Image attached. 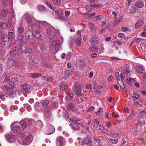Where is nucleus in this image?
I'll return each instance as SVG.
<instances>
[{"label": "nucleus", "mask_w": 146, "mask_h": 146, "mask_svg": "<svg viewBox=\"0 0 146 146\" xmlns=\"http://www.w3.org/2000/svg\"><path fill=\"white\" fill-rule=\"evenodd\" d=\"M23 18L26 20L29 27H33L35 20L32 15L27 12L25 15L23 16Z\"/></svg>", "instance_id": "obj_1"}, {"label": "nucleus", "mask_w": 146, "mask_h": 146, "mask_svg": "<svg viewBox=\"0 0 146 146\" xmlns=\"http://www.w3.org/2000/svg\"><path fill=\"white\" fill-rule=\"evenodd\" d=\"M51 110V108L47 106V107L44 109L43 111L44 113V114L45 119H48L51 118L52 117Z\"/></svg>", "instance_id": "obj_2"}, {"label": "nucleus", "mask_w": 146, "mask_h": 146, "mask_svg": "<svg viewBox=\"0 0 146 146\" xmlns=\"http://www.w3.org/2000/svg\"><path fill=\"white\" fill-rule=\"evenodd\" d=\"M31 88V85L29 84H23L21 86V90L20 92V93L23 94L27 93L29 92Z\"/></svg>", "instance_id": "obj_3"}, {"label": "nucleus", "mask_w": 146, "mask_h": 146, "mask_svg": "<svg viewBox=\"0 0 146 146\" xmlns=\"http://www.w3.org/2000/svg\"><path fill=\"white\" fill-rule=\"evenodd\" d=\"M73 89L76 92V94L79 96H82L81 89L80 85L78 83L75 84L73 87Z\"/></svg>", "instance_id": "obj_4"}, {"label": "nucleus", "mask_w": 146, "mask_h": 146, "mask_svg": "<svg viewBox=\"0 0 146 146\" xmlns=\"http://www.w3.org/2000/svg\"><path fill=\"white\" fill-rule=\"evenodd\" d=\"M55 129L52 125L48 123L47 125V129L45 131V133L49 135L53 133L55 131Z\"/></svg>", "instance_id": "obj_5"}, {"label": "nucleus", "mask_w": 146, "mask_h": 146, "mask_svg": "<svg viewBox=\"0 0 146 146\" xmlns=\"http://www.w3.org/2000/svg\"><path fill=\"white\" fill-rule=\"evenodd\" d=\"M8 38L9 43L11 44H14L16 42V40L15 39L14 33L12 32H9L8 34Z\"/></svg>", "instance_id": "obj_6"}, {"label": "nucleus", "mask_w": 146, "mask_h": 146, "mask_svg": "<svg viewBox=\"0 0 146 146\" xmlns=\"http://www.w3.org/2000/svg\"><path fill=\"white\" fill-rule=\"evenodd\" d=\"M33 137L31 135H28L23 140L21 144L25 145H28L32 142Z\"/></svg>", "instance_id": "obj_7"}, {"label": "nucleus", "mask_w": 146, "mask_h": 146, "mask_svg": "<svg viewBox=\"0 0 146 146\" xmlns=\"http://www.w3.org/2000/svg\"><path fill=\"white\" fill-rule=\"evenodd\" d=\"M115 76L118 79L117 81L118 83H119V81H120V82H123V79L124 78L125 76L124 70H121V74L119 75V73L117 72L115 74Z\"/></svg>", "instance_id": "obj_8"}, {"label": "nucleus", "mask_w": 146, "mask_h": 146, "mask_svg": "<svg viewBox=\"0 0 146 146\" xmlns=\"http://www.w3.org/2000/svg\"><path fill=\"white\" fill-rule=\"evenodd\" d=\"M5 137L7 141L9 143L15 142V139L14 135L10 133H7L5 135Z\"/></svg>", "instance_id": "obj_9"}, {"label": "nucleus", "mask_w": 146, "mask_h": 146, "mask_svg": "<svg viewBox=\"0 0 146 146\" xmlns=\"http://www.w3.org/2000/svg\"><path fill=\"white\" fill-rule=\"evenodd\" d=\"M47 34L49 36H54L57 34V30L53 27H51L47 30Z\"/></svg>", "instance_id": "obj_10"}, {"label": "nucleus", "mask_w": 146, "mask_h": 146, "mask_svg": "<svg viewBox=\"0 0 146 146\" xmlns=\"http://www.w3.org/2000/svg\"><path fill=\"white\" fill-rule=\"evenodd\" d=\"M83 146H91L92 143L91 140L89 138H85L82 141Z\"/></svg>", "instance_id": "obj_11"}, {"label": "nucleus", "mask_w": 146, "mask_h": 146, "mask_svg": "<svg viewBox=\"0 0 146 146\" xmlns=\"http://www.w3.org/2000/svg\"><path fill=\"white\" fill-rule=\"evenodd\" d=\"M16 91L14 90L9 91L7 92L5 94L4 96L10 98H12L16 96Z\"/></svg>", "instance_id": "obj_12"}, {"label": "nucleus", "mask_w": 146, "mask_h": 146, "mask_svg": "<svg viewBox=\"0 0 146 146\" xmlns=\"http://www.w3.org/2000/svg\"><path fill=\"white\" fill-rule=\"evenodd\" d=\"M54 11L55 12L56 14L58 16V19L62 21L64 20L63 13L62 10L59 9H56V10Z\"/></svg>", "instance_id": "obj_13"}, {"label": "nucleus", "mask_w": 146, "mask_h": 146, "mask_svg": "<svg viewBox=\"0 0 146 146\" xmlns=\"http://www.w3.org/2000/svg\"><path fill=\"white\" fill-rule=\"evenodd\" d=\"M16 122H13L11 125V127L12 131L15 132H17L20 130V127L19 125H15Z\"/></svg>", "instance_id": "obj_14"}, {"label": "nucleus", "mask_w": 146, "mask_h": 146, "mask_svg": "<svg viewBox=\"0 0 146 146\" xmlns=\"http://www.w3.org/2000/svg\"><path fill=\"white\" fill-rule=\"evenodd\" d=\"M98 42V39L96 36H91L90 39V42L92 44L95 45Z\"/></svg>", "instance_id": "obj_15"}, {"label": "nucleus", "mask_w": 146, "mask_h": 146, "mask_svg": "<svg viewBox=\"0 0 146 146\" xmlns=\"http://www.w3.org/2000/svg\"><path fill=\"white\" fill-rule=\"evenodd\" d=\"M61 41L59 40H55L52 42V45L55 46L57 50H60L61 46Z\"/></svg>", "instance_id": "obj_16"}, {"label": "nucleus", "mask_w": 146, "mask_h": 146, "mask_svg": "<svg viewBox=\"0 0 146 146\" xmlns=\"http://www.w3.org/2000/svg\"><path fill=\"white\" fill-rule=\"evenodd\" d=\"M33 31L35 32L34 34L35 37L39 40H41L42 37L40 34L39 33V30L38 29L36 30L35 29V27L33 28Z\"/></svg>", "instance_id": "obj_17"}, {"label": "nucleus", "mask_w": 146, "mask_h": 146, "mask_svg": "<svg viewBox=\"0 0 146 146\" xmlns=\"http://www.w3.org/2000/svg\"><path fill=\"white\" fill-rule=\"evenodd\" d=\"M63 138L61 136L58 137L56 140V146H62L63 145Z\"/></svg>", "instance_id": "obj_18"}, {"label": "nucleus", "mask_w": 146, "mask_h": 146, "mask_svg": "<svg viewBox=\"0 0 146 146\" xmlns=\"http://www.w3.org/2000/svg\"><path fill=\"white\" fill-rule=\"evenodd\" d=\"M10 54L11 56L13 57L18 56V48L16 47L14 48L12 51L10 52Z\"/></svg>", "instance_id": "obj_19"}, {"label": "nucleus", "mask_w": 146, "mask_h": 146, "mask_svg": "<svg viewBox=\"0 0 146 146\" xmlns=\"http://www.w3.org/2000/svg\"><path fill=\"white\" fill-rule=\"evenodd\" d=\"M33 36V33L31 31H27L25 34V37L27 39H31Z\"/></svg>", "instance_id": "obj_20"}, {"label": "nucleus", "mask_w": 146, "mask_h": 146, "mask_svg": "<svg viewBox=\"0 0 146 146\" xmlns=\"http://www.w3.org/2000/svg\"><path fill=\"white\" fill-rule=\"evenodd\" d=\"M42 105L39 102H36L35 104V108L38 111H41L42 110Z\"/></svg>", "instance_id": "obj_21"}, {"label": "nucleus", "mask_w": 146, "mask_h": 146, "mask_svg": "<svg viewBox=\"0 0 146 146\" xmlns=\"http://www.w3.org/2000/svg\"><path fill=\"white\" fill-rule=\"evenodd\" d=\"M135 69L136 72L138 74L142 73L143 72L145 71V69L142 66H136L135 67Z\"/></svg>", "instance_id": "obj_22"}, {"label": "nucleus", "mask_w": 146, "mask_h": 146, "mask_svg": "<svg viewBox=\"0 0 146 146\" xmlns=\"http://www.w3.org/2000/svg\"><path fill=\"white\" fill-rule=\"evenodd\" d=\"M144 24L143 21L141 20H138L136 23L135 24V27L136 28H139L142 27Z\"/></svg>", "instance_id": "obj_23"}, {"label": "nucleus", "mask_w": 146, "mask_h": 146, "mask_svg": "<svg viewBox=\"0 0 146 146\" xmlns=\"http://www.w3.org/2000/svg\"><path fill=\"white\" fill-rule=\"evenodd\" d=\"M44 23L42 21H38L35 24V27H34L35 28V29L36 28H42L44 25L43 23Z\"/></svg>", "instance_id": "obj_24"}, {"label": "nucleus", "mask_w": 146, "mask_h": 146, "mask_svg": "<svg viewBox=\"0 0 146 146\" xmlns=\"http://www.w3.org/2000/svg\"><path fill=\"white\" fill-rule=\"evenodd\" d=\"M51 52L53 54H55L59 50H57V48L53 45H52L50 48Z\"/></svg>", "instance_id": "obj_25"}, {"label": "nucleus", "mask_w": 146, "mask_h": 146, "mask_svg": "<svg viewBox=\"0 0 146 146\" xmlns=\"http://www.w3.org/2000/svg\"><path fill=\"white\" fill-rule=\"evenodd\" d=\"M31 59L35 64H38L39 62L37 57L35 55H33L31 57Z\"/></svg>", "instance_id": "obj_26"}, {"label": "nucleus", "mask_w": 146, "mask_h": 146, "mask_svg": "<svg viewBox=\"0 0 146 146\" xmlns=\"http://www.w3.org/2000/svg\"><path fill=\"white\" fill-rule=\"evenodd\" d=\"M71 120L76 123L79 124H81L82 123V121L81 119L78 118H72L70 119Z\"/></svg>", "instance_id": "obj_27"}, {"label": "nucleus", "mask_w": 146, "mask_h": 146, "mask_svg": "<svg viewBox=\"0 0 146 146\" xmlns=\"http://www.w3.org/2000/svg\"><path fill=\"white\" fill-rule=\"evenodd\" d=\"M135 5L137 7L141 8L143 6L144 4L142 2L138 1L135 3Z\"/></svg>", "instance_id": "obj_28"}, {"label": "nucleus", "mask_w": 146, "mask_h": 146, "mask_svg": "<svg viewBox=\"0 0 146 146\" xmlns=\"http://www.w3.org/2000/svg\"><path fill=\"white\" fill-rule=\"evenodd\" d=\"M1 39L3 42H6L7 41H9L8 36L6 35L3 34L1 36Z\"/></svg>", "instance_id": "obj_29"}, {"label": "nucleus", "mask_w": 146, "mask_h": 146, "mask_svg": "<svg viewBox=\"0 0 146 146\" xmlns=\"http://www.w3.org/2000/svg\"><path fill=\"white\" fill-rule=\"evenodd\" d=\"M41 104L43 107H47V106H48V105L49 104V102L47 100H44L41 101Z\"/></svg>", "instance_id": "obj_30"}, {"label": "nucleus", "mask_w": 146, "mask_h": 146, "mask_svg": "<svg viewBox=\"0 0 146 146\" xmlns=\"http://www.w3.org/2000/svg\"><path fill=\"white\" fill-rule=\"evenodd\" d=\"M75 43L76 45L79 47L81 46L82 45L81 41V38H77L76 39Z\"/></svg>", "instance_id": "obj_31"}, {"label": "nucleus", "mask_w": 146, "mask_h": 146, "mask_svg": "<svg viewBox=\"0 0 146 146\" xmlns=\"http://www.w3.org/2000/svg\"><path fill=\"white\" fill-rule=\"evenodd\" d=\"M73 94L72 93L67 94L66 99L68 100H71L73 99Z\"/></svg>", "instance_id": "obj_32"}, {"label": "nucleus", "mask_w": 146, "mask_h": 146, "mask_svg": "<svg viewBox=\"0 0 146 146\" xmlns=\"http://www.w3.org/2000/svg\"><path fill=\"white\" fill-rule=\"evenodd\" d=\"M46 10V8L42 5L38 6V10L40 12H43Z\"/></svg>", "instance_id": "obj_33"}, {"label": "nucleus", "mask_w": 146, "mask_h": 146, "mask_svg": "<svg viewBox=\"0 0 146 146\" xmlns=\"http://www.w3.org/2000/svg\"><path fill=\"white\" fill-rule=\"evenodd\" d=\"M90 50L96 53L98 52V48L96 46H92L90 48Z\"/></svg>", "instance_id": "obj_34"}, {"label": "nucleus", "mask_w": 146, "mask_h": 146, "mask_svg": "<svg viewBox=\"0 0 146 146\" xmlns=\"http://www.w3.org/2000/svg\"><path fill=\"white\" fill-rule=\"evenodd\" d=\"M71 127L73 129L76 130H78L80 128L79 125L76 123L72 124Z\"/></svg>", "instance_id": "obj_35"}, {"label": "nucleus", "mask_w": 146, "mask_h": 146, "mask_svg": "<svg viewBox=\"0 0 146 146\" xmlns=\"http://www.w3.org/2000/svg\"><path fill=\"white\" fill-rule=\"evenodd\" d=\"M45 4L48 6L50 9H52L54 11H55L56 10V8L52 5L48 1H46L45 2Z\"/></svg>", "instance_id": "obj_36"}, {"label": "nucleus", "mask_w": 146, "mask_h": 146, "mask_svg": "<svg viewBox=\"0 0 146 146\" xmlns=\"http://www.w3.org/2000/svg\"><path fill=\"white\" fill-rule=\"evenodd\" d=\"M139 96V94L135 92L132 95L133 98L134 100H136L138 99Z\"/></svg>", "instance_id": "obj_37"}, {"label": "nucleus", "mask_w": 146, "mask_h": 146, "mask_svg": "<svg viewBox=\"0 0 146 146\" xmlns=\"http://www.w3.org/2000/svg\"><path fill=\"white\" fill-rule=\"evenodd\" d=\"M52 2L53 5L57 6L60 4L61 1L60 0H52Z\"/></svg>", "instance_id": "obj_38"}, {"label": "nucleus", "mask_w": 146, "mask_h": 146, "mask_svg": "<svg viewBox=\"0 0 146 146\" xmlns=\"http://www.w3.org/2000/svg\"><path fill=\"white\" fill-rule=\"evenodd\" d=\"M21 124L23 129L27 127V124L25 121L22 120L21 121Z\"/></svg>", "instance_id": "obj_39"}, {"label": "nucleus", "mask_w": 146, "mask_h": 146, "mask_svg": "<svg viewBox=\"0 0 146 146\" xmlns=\"http://www.w3.org/2000/svg\"><path fill=\"white\" fill-rule=\"evenodd\" d=\"M122 20V18L121 17H120L117 20L115 21L113 25L114 26H116L118 25Z\"/></svg>", "instance_id": "obj_40"}, {"label": "nucleus", "mask_w": 146, "mask_h": 146, "mask_svg": "<svg viewBox=\"0 0 146 146\" xmlns=\"http://www.w3.org/2000/svg\"><path fill=\"white\" fill-rule=\"evenodd\" d=\"M8 13V10L6 9H4L1 11V15L3 17H5L7 16Z\"/></svg>", "instance_id": "obj_41"}, {"label": "nucleus", "mask_w": 146, "mask_h": 146, "mask_svg": "<svg viewBox=\"0 0 146 146\" xmlns=\"http://www.w3.org/2000/svg\"><path fill=\"white\" fill-rule=\"evenodd\" d=\"M24 31V27L22 25H20L18 28V32L19 33V34H22Z\"/></svg>", "instance_id": "obj_42"}, {"label": "nucleus", "mask_w": 146, "mask_h": 146, "mask_svg": "<svg viewBox=\"0 0 146 146\" xmlns=\"http://www.w3.org/2000/svg\"><path fill=\"white\" fill-rule=\"evenodd\" d=\"M8 84L9 85V88L11 89H13L15 88V84L13 82L9 81Z\"/></svg>", "instance_id": "obj_43"}, {"label": "nucleus", "mask_w": 146, "mask_h": 146, "mask_svg": "<svg viewBox=\"0 0 146 146\" xmlns=\"http://www.w3.org/2000/svg\"><path fill=\"white\" fill-rule=\"evenodd\" d=\"M140 116L141 117L143 118H146V112L145 111L143 110L140 113Z\"/></svg>", "instance_id": "obj_44"}, {"label": "nucleus", "mask_w": 146, "mask_h": 146, "mask_svg": "<svg viewBox=\"0 0 146 146\" xmlns=\"http://www.w3.org/2000/svg\"><path fill=\"white\" fill-rule=\"evenodd\" d=\"M129 11L131 13H134L136 11V7L134 6H131L129 9Z\"/></svg>", "instance_id": "obj_45"}, {"label": "nucleus", "mask_w": 146, "mask_h": 146, "mask_svg": "<svg viewBox=\"0 0 146 146\" xmlns=\"http://www.w3.org/2000/svg\"><path fill=\"white\" fill-rule=\"evenodd\" d=\"M42 65L44 66L45 67L49 68H51L52 67V66L51 64L46 62H44L42 63Z\"/></svg>", "instance_id": "obj_46"}, {"label": "nucleus", "mask_w": 146, "mask_h": 146, "mask_svg": "<svg viewBox=\"0 0 146 146\" xmlns=\"http://www.w3.org/2000/svg\"><path fill=\"white\" fill-rule=\"evenodd\" d=\"M41 76V74L40 73H34L32 75V77L33 78H36L39 77Z\"/></svg>", "instance_id": "obj_47"}, {"label": "nucleus", "mask_w": 146, "mask_h": 146, "mask_svg": "<svg viewBox=\"0 0 146 146\" xmlns=\"http://www.w3.org/2000/svg\"><path fill=\"white\" fill-rule=\"evenodd\" d=\"M109 140L111 141V142L112 144H116L118 141V139H113L110 138H109Z\"/></svg>", "instance_id": "obj_48"}, {"label": "nucleus", "mask_w": 146, "mask_h": 146, "mask_svg": "<svg viewBox=\"0 0 146 146\" xmlns=\"http://www.w3.org/2000/svg\"><path fill=\"white\" fill-rule=\"evenodd\" d=\"M68 110L70 111L72 110L73 109H74V106L72 103H70L68 105Z\"/></svg>", "instance_id": "obj_49"}, {"label": "nucleus", "mask_w": 146, "mask_h": 146, "mask_svg": "<svg viewBox=\"0 0 146 146\" xmlns=\"http://www.w3.org/2000/svg\"><path fill=\"white\" fill-rule=\"evenodd\" d=\"M24 36L22 34H19L17 38L20 41H22L23 39Z\"/></svg>", "instance_id": "obj_50"}, {"label": "nucleus", "mask_w": 146, "mask_h": 146, "mask_svg": "<svg viewBox=\"0 0 146 146\" xmlns=\"http://www.w3.org/2000/svg\"><path fill=\"white\" fill-rule=\"evenodd\" d=\"M124 71L125 72L126 74L127 75V76H129V73L130 72V71L129 69L128 68L125 67V68L124 69Z\"/></svg>", "instance_id": "obj_51"}, {"label": "nucleus", "mask_w": 146, "mask_h": 146, "mask_svg": "<svg viewBox=\"0 0 146 146\" xmlns=\"http://www.w3.org/2000/svg\"><path fill=\"white\" fill-rule=\"evenodd\" d=\"M40 49L42 52H44L46 50V48L44 45L42 44L40 46Z\"/></svg>", "instance_id": "obj_52"}, {"label": "nucleus", "mask_w": 146, "mask_h": 146, "mask_svg": "<svg viewBox=\"0 0 146 146\" xmlns=\"http://www.w3.org/2000/svg\"><path fill=\"white\" fill-rule=\"evenodd\" d=\"M25 50L24 51H22V53H24L25 54H26L27 53H28V47L27 45H26L25 47Z\"/></svg>", "instance_id": "obj_53"}, {"label": "nucleus", "mask_w": 146, "mask_h": 146, "mask_svg": "<svg viewBox=\"0 0 146 146\" xmlns=\"http://www.w3.org/2000/svg\"><path fill=\"white\" fill-rule=\"evenodd\" d=\"M104 19V17L102 15H100L98 16H96L95 17V19L96 20H101Z\"/></svg>", "instance_id": "obj_54"}, {"label": "nucleus", "mask_w": 146, "mask_h": 146, "mask_svg": "<svg viewBox=\"0 0 146 146\" xmlns=\"http://www.w3.org/2000/svg\"><path fill=\"white\" fill-rule=\"evenodd\" d=\"M121 30L123 32L127 31H130V29L128 28L127 27H123L121 28Z\"/></svg>", "instance_id": "obj_55"}, {"label": "nucleus", "mask_w": 146, "mask_h": 146, "mask_svg": "<svg viewBox=\"0 0 146 146\" xmlns=\"http://www.w3.org/2000/svg\"><path fill=\"white\" fill-rule=\"evenodd\" d=\"M1 27L3 29L6 28L7 27V25L4 23H2L0 24Z\"/></svg>", "instance_id": "obj_56"}, {"label": "nucleus", "mask_w": 146, "mask_h": 146, "mask_svg": "<svg viewBox=\"0 0 146 146\" xmlns=\"http://www.w3.org/2000/svg\"><path fill=\"white\" fill-rule=\"evenodd\" d=\"M93 88L96 90H99L102 88V87L100 86H98L95 83L94 84Z\"/></svg>", "instance_id": "obj_57"}, {"label": "nucleus", "mask_w": 146, "mask_h": 146, "mask_svg": "<svg viewBox=\"0 0 146 146\" xmlns=\"http://www.w3.org/2000/svg\"><path fill=\"white\" fill-rule=\"evenodd\" d=\"M2 88L3 90L7 91L9 89V88L8 86L6 85H4V86H2Z\"/></svg>", "instance_id": "obj_58"}, {"label": "nucleus", "mask_w": 146, "mask_h": 146, "mask_svg": "<svg viewBox=\"0 0 146 146\" xmlns=\"http://www.w3.org/2000/svg\"><path fill=\"white\" fill-rule=\"evenodd\" d=\"M127 83L128 84H131L132 82L135 81V80L132 78L127 79Z\"/></svg>", "instance_id": "obj_59"}, {"label": "nucleus", "mask_w": 146, "mask_h": 146, "mask_svg": "<svg viewBox=\"0 0 146 146\" xmlns=\"http://www.w3.org/2000/svg\"><path fill=\"white\" fill-rule=\"evenodd\" d=\"M136 113L134 110L133 109H131L130 110V115L131 117H132L135 115Z\"/></svg>", "instance_id": "obj_60"}, {"label": "nucleus", "mask_w": 146, "mask_h": 146, "mask_svg": "<svg viewBox=\"0 0 146 146\" xmlns=\"http://www.w3.org/2000/svg\"><path fill=\"white\" fill-rule=\"evenodd\" d=\"M64 83H61L60 85V89L61 91H63L64 90Z\"/></svg>", "instance_id": "obj_61"}, {"label": "nucleus", "mask_w": 146, "mask_h": 146, "mask_svg": "<svg viewBox=\"0 0 146 146\" xmlns=\"http://www.w3.org/2000/svg\"><path fill=\"white\" fill-rule=\"evenodd\" d=\"M102 109L100 108L99 109V110L96 113V115H99L101 114L102 112Z\"/></svg>", "instance_id": "obj_62"}, {"label": "nucleus", "mask_w": 146, "mask_h": 146, "mask_svg": "<svg viewBox=\"0 0 146 146\" xmlns=\"http://www.w3.org/2000/svg\"><path fill=\"white\" fill-rule=\"evenodd\" d=\"M119 84L120 88L121 89L124 90L125 89V86L124 84L122 82H120V83H118Z\"/></svg>", "instance_id": "obj_63"}, {"label": "nucleus", "mask_w": 146, "mask_h": 146, "mask_svg": "<svg viewBox=\"0 0 146 146\" xmlns=\"http://www.w3.org/2000/svg\"><path fill=\"white\" fill-rule=\"evenodd\" d=\"M5 45L2 44H0V52L3 50L5 48Z\"/></svg>", "instance_id": "obj_64"}]
</instances>
